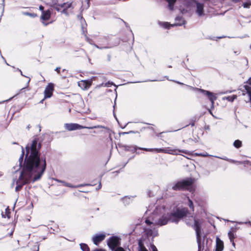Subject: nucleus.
<instances>
[{
	"mask_svg": "<svg viewBox=\"0 0 251 251\" xmlns=\"http://www.w3.org/2000/svg\"><path fill=\"white\" fill-rule=\"evenodd\" d=\"M143 150L148 151H152V152H163L165 153H168L170 154H177V151L176 150H171L170 149H148V148H142Z\"/></svg>",
	"mask_w": 251,
	"mask_h": 251,
	"instance_id": "1a4fd4ad",
	"label": "nucleus"
},
{
	"mask_svg": "<svg viewBox=\"0 0 251 251\" xmlns=\"http://www.w3.org/2000/svg\"><path fill=\"white\" fill-rule=\"evenodd\" d=\"M65 128L69 131H72L79 129H82L84 128H86V127H84L82 126H80L77 124H65L64 125Z\"/></svg>",
	"mask_w": 251,
	"mask_h": 251,
	"instance_id": "f8f14e48",
	"label": "nucleus"
},
{
	"mask_svg": "<svg viewBox=\"0 0 251 251\" xmlns=\"http://www.w3.org/2000/svg\"><path fill=\"white\" fill-rule=\"evenodd\" d=\"M40 144L37 143L36 139L28 144L25 148V157L22 165L24 154L23 150L22 156L19 158L21 166L20 175L18 179L14 180L12 184L13 185L16 183V191H19L24 185L40 179L43 175L46 168V161L45 157L40 156Z\"/></svg>",
	"mask_w": 251,
	"mask_h": 251,
	"instance_id": "f257e3e1",
	"label": "nucleus"
},
{
	"mask_svg": "<svg viewBox=\"0 0 251 251\" xmlns=\"http://www.w3.org/2000/svg\"><path fill=\"white\" fill-rule=\"evenodd\" d=\"M72 6V3L69 2L64 3L62 4H54L53 7L58 11H61L65 14H67V10L70 8Z\"/></svg>",
	"mask_w": 251,
	"mask_h": 251,
	"instance_id": "6e6552de",
	"label": "nucleus"
},
{
	"mask_svg": "<svg viewBox=\"0 0 251 251\" xmlns=\"http://www.w3.org/2000/svg\"><path fill=\"white\" fill-rule=\"evenodd\" d=\"M92 84V79L84 80L79 81L78 82V86L81 88L82 90H87L90 88Z\"/></svg>",
	"mask_w": 251,
	"mask_h": 251,
	"instance_id": "9b49d317",
	"label": "nucleus"
},
{
	"mask_svg": "<svg viewBox=\"0 0 251 251\" xmlns=\"http://www.w3.org/2000/svg\"><path fill=\"white\" fill-rule=\"evenodd\" d=\"M250 48H251V45Z\"/></svg>",
	"mask_w": 251,
	"mask_h": 251,
	"instance_id": "c03bdc74",
	"label": "nucleus"
},
{
	"mask_svg": "<svg viewBox=\"0 0 251 251\" xmlns=\"http://www.w3.org/2000/svg\"><path fill=\"white\" fill-rule=\"evenodd\" d=\"M38 249H39V248H38V247H37V250H35V251H38Z\"/></svg>",
	"mask_w": 251,
	"mask_h": 251,
	"instance_id": "58836bf2",
	"label": "nucleus"
},
{
	"mask_svg": "<svg viewBox=\"0 0 251 251\" xmlns=\"http://www.w3.org/2000/svg\"><path fill=\"white\" fill-rule=\"evenodd\" d=\"M237 223H238V224H240V225H241V224H247V223H248V222H238Z\"/></svg>",
	"mask_w": 251,
	"mask_h": 251,
	"instance_id": "f704fd0d",
	"label": "nucleus"
},
{
	"mask_svg": "<svg viewBox=\"0 0 251 251\" xmlns=\"http://www.w3.org/2000/svg\"><path fill=\"white\" fill-rule=\"evenodd\" d=\"M192 219L194 221V227L197 233V238L199 239L200 237L201 233L200 224L199 221L195 218L192 217Z\"/></svg>",
	"mask_w": 251,
	"mask_h": 251,
	"instance_id": "2eb2a0df",
	"label": "nucleus"
},
{
	"mask_svg": "<svg viewBox=\"0 0 251 251\" xmlns=\"http://www.w3.org/2000/svg\"><path fill=\"white\" fill-rule=\"evenodd\" d=\"M224 249V243L218 237L216 238V251H222Z\"/></svg>",
	"mask_w": 251,
	"mask_h": 251,
	"instance_id": "f3484780",
	"label": "nucleus"
},
{
	"mask_svg": "<svg viewBox=\"0 0 251 251\" xmlns=\"http://www.w3.org/2000/svg\"><path fill=\"white\" fill-rule=\"evenodd\" d=\"M110 84H111V83L108 82V83H106L104 84V86H109ZM100 86H103V84H102Z\"/></svg>",
	"mask_w": 251,
	"mask_h": 251,
	"instance_id": "2f4dec72",
	"label": "nucleus"
},
{
	"mask_svg": "<svg viewBox=\"0 0 251 251\" xmlns=\"http://www.w3.org/2000/svg\"><path fill=\"white\" fill-rule=\"evenodd\" d=\"M146 232L148 236H152L153 237L157 236L158 234L157 231L155 229V228H153V229H147L146 230Z\"/></svg>",
	"mask_w": 251,
	"mask_h": 251,
	"instance_id": "a211bd4d",
	"label": "nucleus"
},
{
	"mask_svg": "<svg viewBox=\"0 0 251 251\" xmlns=\"http://www.w3.org/2000/svg\"><path fill=\"white\" fill-rule=\"evenodd\" d=\"M187 224H189V225H190V224H191V223H189V222H187Z\"/></svg>",
	"mask_w": 251,
	"mask_h": 251,
	"instance_id": "79ce46f5",
	"label": "nucleus"
},
{
	"mask_svg": "<svg viewBox=\"0 0 251 251\" xmlns=\"http://www.w3.org/2000/svg\"><path fill=\"white\" fill-rule=\"evenodd\" d=\"M200 92L203 94V95L207 97L211 102L212 107H213L214 101L217 99V96L215 94L211 92L204 90L203 89H197Z\"/></svg>",
	"mask_w": 251,
	"mask_h": 251,
	"instance_id": "0eeeda50",
	"label": "nucleus"
},
{
	"mask_svg": "<svg viewBox=\"0 0 251 251\" xmlns=\"http://www.w3.org/2000/svg\"><path fill=\"white\" fill-rule=\"evenodd\" d=\"M151 248L152 250V251H157V250L155 246L153 245H151Z\"/></svg>",
	"mask_w": 251,
	"mask_h": 251,
	"instance_id": "7c9ffc66",
	"label": "nucleus"
},
{
	"mask_svg": "<svg viewBox=\"0 0 251 251\" xmlns=\"http://www.w3.org/2000/svg\"><path fill=\"white\" fill-rule=\"evenodd\" d=\"M40 10H41L42 11V12L43 11H45V10H44V7L42 5H40L39 7Z\"/></svg>",
	"mask_w": 251,
	"mask_h": 251,
	"instance_id": "473e14b6",
	"label": "nucleus"
},
{
	"mask_svg": "<svg viewBox=\"0 0 251 251\" xmlns=\"http://www.w3.org/2000/svg\"><path fill=\"white\" fill-rule=\"evenodd\" d=\"M50 15L51 12L50 10L42 12V15L41 16V19L43 21V24L44 25H48V24L45 23L44 21L49 20L50 17Z\"/></svg>",
	"mask_w": 251,
	"mask_h": 251,
	"instance_id": "4468645a",
	"label": "nucleus"
},
{
	"mask_svg": "<svg viewBox=\"0 0 251 251\" xmlns=\"http://www.w3.org/2000/svg\"><path fill=\"white\" fill-rule=\"evenodd\" d=\"M234 146L236 148H239L242 146V142L240 140H236L233 143Z\"/></svg>",
	"mask_w": 251,
	"mask_h": 251,
	"instance_id": "b1692460",
	"label": "nucleus"
},
{
	"mask_svg": "<svg viewBox=\"0 0 251 251\" xmlns=\"http://www.w3.org/2000/svg\"><path fill=\"white\" fill-rule=\"evenodd\" d=\"M80 247L81 250L82 251H90V249L88 247V246L84 243H81L80 244Z\"/></svg>",
	"mask_w": 251,
	"mask_h": 251,
	"instance_id": "aec40b11",
	"label": "nucleus"
},
{
	"mask_svg": "<svg viewBox=\"0 0 251 251\" xmlns=\"http://www.w3.org/2000/svg\"><path fill=\"white\" fill-rule=\"evenodd\" d=\"M200 155L201 156H209V155L208 154H200Z\"/></svg>",
	"mask_w": 251,
	"mask_h": 251,
	"instance_id": "c9c22d12",
	"label": "nucleus"
},
{
	"mask_svg": "<svg viewBox=\"0 0 251 251\" xmlns=\"http://www.w3.org/2000/svg\"><path fill=\"white\" fill-rule=\"evenodd\" d=\"M105 234L103 233L95 234L92 237L93 243L98 246L100 242L103 241L105 238Z\"/></svg>",
	"mask_w": 251,
	"mask_h": 251,
	"instance_id": "ddd939ff",
	"label": "nucleus"
},
{
	"mask_svg": "<svg viewBox=\"0 0 251 251\" xmlns=\"http://www.w3.org/2000/svg\"><path fill=\"white\" fill-rule=\"evenodd\" d=\"M113 251H125V250L122 247H117Z\"/></svg>",
	"mask_w": 251,
	"mask_h": 251,
	"instance_id": "c85d7f7f",
	"label": "nucleus"
},
{
	"mask_svg": "<svg viewBox=\"0 0 251 251\" xmlns=\"http://www.w3.org/2000/svg\"><path fill=\"white\" fill-rule=\"evenodd\" d=\"M213 4V2L210 0H203L202 2L196 1V13L199 17L204 16L206 13L210 12L209 8L211 7V5Z\"/></svg>",
	"mask_w": 251,
	"mask_h": 251,
	"instance_id": "7ed1b4c3",
	"label": "nucleus"
},
{
	"mask_svg": "<svg viewBox=\"0 0 251 251\" xmlns=\"http://www.w3.org/2000/svg\"><path fill=\"white\" fill-rule=\"evenodd\" d=\"M182 152H184L185 153H188V152H187L186 151H182Z\"/></svg>",
	"mask_w": 251,
	"mask_h": 251,
	"instance_id": "4c0bfd02",
	"label": "nucleus"
},
{
	"mask_svg": "<svg viewBox=\"0 0 251 251\" xmlns=\"http://www.w3.org/2000/svg\"><path fill=\"white\" fill-rule=\"evenodd\" d=\"M228 237L230 239V241L232 242V245L234 246L235 243L233 242V239L234 238V235L233 233L230 231L228 233Z\"/></svg>",
	"mask_w": 251,
	"mask_h": 251,
	"instance_id": "5701e85b",
	"label": "nucleus"
},
{
	"mask_svg": "<svg viewBox=\"0 0 251 251\" xmlns=\"http://www.w3.org/2000/svg\"><path fill=\"white\" fill-rule=\"evenodd\" d=\"M55 71H56L57 73H59L60 72V67H57L55 69Z\"/></svg>",
	"mask_w": 251,
	"mask_h": 251,
	"instance_id": "72a5a7b5",
	"label": "nucleus"
},
{
	"mask_svg": "<svg viewBox=\"0 0 251 251\" xmlns=\"http://www.w3.org/2000/svg\"><path fill=\"white\" fill-rule=\"evenodd\" d=\"M138 251H148L144 246L143 242L141 240L138 241Z\"/></svg>",
	"mask_w": 251,
	"mask_h": 251,
	"instance_id": "6ab92c4d",
	"label": "nucleus"
},
{
	"mask_svg": "<svg viewBox=\"0 0 251 251\" xmlns=\"http://www.w3.org/2000/svg\"><path fill=\"white\" fill-rule=\"evenodd\" d=\"M108 247L113 251L120 245V239L117 236H113L109 239L107 241Z\"/></svg>",
	"mask_w": 251,
	"mask_h": 251,
	"instance_id": "39448f33",
	"label": "nucleus"
},
{
	"mask_svg": "<svg viewBox=\"0 0 251 251\" xmlns=\"http://www.w3.org/2000/svg\"><path fill=\"white\" fill-rule=\"evenodd\" d=\"M237 98L236 95H232L223 98V100H226L229 101H233L235 99H236Z\"/></svg>",
	"mask_w": 251,
	"mask_h": 251,
	"instance_id": "4be33fe9",
	"label": "nucleus"
},
{
	"mask_svg": "<svg viewBox=\"0 0 251 251\" xmlns=\"http://www.w3.org/2000/svg\"><path fill=\"white\" fill-rule=\"evenodd\" d=\"M20 72H21V75H23V74H22V72H21V71H20Z\"/></svg>",
	"mask_w": 251,
	"mask_h": 251,
	"instance_id": "37998d69",
	"label": "nucleus"
},
{
	"mask_svg": "<svg viewBox=\"0 0 251 251\" xmlns=\"http://www.w3.org/2000/svg\"><path fill=\"white\" fill-rule=\"evenodd\" d=\"M184 24V20L181 17H177L176 19V23L174 24H169L167 22H162L160 23V25L163 27L166 28H170L171 27H173L175 25H181Z\"/></svg>",
	"mask_w": 251,
	"mask_h": 251,
	"instance_id": "423d86ee",
	"label": "nucleus"
},
{
	"mask_svg": "<svg viewBox=\"0 0 251 251\" xmlns=\"http://www.w3.org/2000/svg\"><path fill=\"white\" fill-rule=\"evenodd\" d=\"M187 200L188 201V205L192 210H194V206L192 201L188 197L187 198Z\"/></svg>",
	"mask_w": 251,
	"mask_h": 251,
	"instance_id": "a878e982",
	"label": "nucleus"
},
{
	"mask_svg": "<svg viewBox=\"0 0 251 251\" xmlns=\"http://www.w3.org/2000/svg\"><path fill=\"white\" fill-rule=\"evenodd\" d=\"M169 3V7L171 10L173 8L174 4L176 1V0H166Z\"/></svg>",
	"mask_w": 251,
	"mask_h": 251,
	"instance_id": "393cba45",
	"label": "nucleus"
},
{
	"mask_svg": "<svg viewBox=\"0 0 251 251\" xmlns=\"http://www.w3.org/2000/svg\"><path fill=\"white\" fill-rule=\"evenodd\" d=\"M23 14L25 15L29 16L31 17H35L37 16V14H36L35 13H28V12H23Z\"/></svg>",
	"mask_w": 251,
	"mask_h": 251,
	"instance_id": "bb28decb",
	"label": "nucleus"
},
{
	"mask_svg": "<svg viewBox=\"0 0 251 251\" xmlns=\"http://www.w3.org/2000/svg\"><path fill=\"white\" fill-rule=\"evenodd\" d=\"M63 184L65 186L69 187H74V186L71 184L70 183H66L65 182H62Z\"/></svg>",
	"mask_w": 251,
	"mask_h": 251,
	"instance_id": "c756f323",
	"label": "nucleus"
},
{
	"mask_svg": "<svg viewBox=\"0 0 251 251\" xmlns=\"http://www.w3.org/2000/svg\"><path fill=\"white\" fill-rule=\"evenodd\" d=\"M176 83H177L178 84H182V85L183 84L182 83H181L180 82H176Z\"/></svg>",
	"mask_w": 251,
	"mask_h": 251,
	"instance_id": "e433bc0d",
	"label": "nucleus"
},
{
	"mask_svg": "<svg viewBox=\"0 0 251 251\" xmlns=\"http://www.w3.org/2000/svg\"><path fill=\"white\" fill-rule=\"evenodd\" d=\"M2 216L3 218H6V217H7L8 218H10V211H9V209L8 207H7L5 209L4 213L3 212L2 213Z\"/></svg>",
	"mask_w": 251,
	"mask_h": 251,
	"instance_id": "412c9836",
	"label": "nucleus"
},
{
	"mask_svg": "<svg viewBox=\"0 0 251 251\" xmlns=\"http://www.w3.org/2000/svg\"><path fill=\"white\" fill-rule=\"evenodd\" d=\"M54 87V84L52 83L48 84L44 91L45 99L49 98L52 96Z\"/></svg>",
	"mask_w": 251,
	"mask_h": 251,
	"instance_id": "9d476101",
	"label": "nucleus"
},
{
	"mask_svg": "<svg viewBox=\"0 0 251 251\" xmlns=\"http://www.w3.org/2000/svg\"><path fill=\"white\" fill-rule=\"evenodd\" d=\"M99 186V188H100L101 187V184H100Z\"/></svg>",
	"mask_w": 251,
	"mask_h": 251,
	"instance_id": "ea45409f",
	"label": "nucleus"
},
{
	"mask_svg": "<svg viewBox=\"0 0 251 251\" xmlns=\"http://www.w3.org/2000/svg\"><path fill=\"white\" fill-rule=\"evenodd\" d=\"M187 209L178 208L174 210L170 214L167 212L164 204L151 205L149 206L145 214L146 223L148 225L161 226L168 223L169 221L177 223L178 221L186 215Z\"/></svg>",
	"mask_w": 251,
	"mask_h": 251,
	"instance_id": "f03ea898",
	"label": "nucleus"
},
{
	"mask_svg": "<svg viewBox=\"0 0 251 251\" xmlns=\"http://www.w3.org/2000/svg\"><path fill=\"white\" fill-rule=\"evenodd\" d=\"M224 160H227V159H226V158H223Z\"/></svg>",
	"mask_w": 251,
	"mask_h": 251,
	"instance_id": "a19ab883",
	"label": "nucleus"
},
{
	"mask_svg": "<svg viewBox=\"0 0 251 251\" xmlns=\"http://www.w3.org/2000/svg\"><path fill=\"white\" fill-rule=\"evenodd\" d=\"M244 87L249 97V100L251 103V77L249 79Z\"/></svg>",
	"mask_w": 251,
	"mask_h": 251,
	"instance_id": "dca6fc26",
	"label": "nucleus"
},
{
	"mask_svg": "<svg viewBox=\"0 0 251 251\" xmlns=\"http://www.w3.org/2000/svg\"><path fill=\"white\" fill-rule=\"evenodd\" d=\"M193 182V180L191 178L183 180L176 183L172 187V189L174 190L188 189L189 187L192 184Z\"/></svg>",
	"mask_w": 251,
	"mask_h": 251,
	"instance_id": "20e7f679",
	"label": "nucleus"
},
{
	"mask_svg": "<svg viewBox=\"0 0 251 251\" xmlns=\"http://www.w3.org/2000/svg\"><path fill=\"white\" fill-rule=\"evenodd\" d=\"M243 5L244 8H249L250 6L251 5V2L250 1L244 2Z\"/></svg>",
	"mask_w": 251,
	"mask_h": 251,
	"instance_id": "cd10ccee",
	"label": "nucleus"
}]
</instances>
